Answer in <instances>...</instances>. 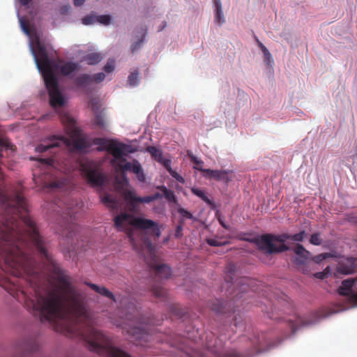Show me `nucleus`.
Wrapping results in <instances>:
<instances>
[{"label": "nucleus", "instance_id": "1", "mask_svg": "<svg viewBox=\"0 0 357 357\" xmlns=\"http://www.w3.org/2000/svg\"><path fill=\"white\" fill-rule=\"evenodd\" d=\"M11 204L17 216L0 221V271L29 283L33 294L30 297L22 291L26 307L42 322L88 319L84 297L53 261L33 220L21 215L27 211L23 195L15 193Z\"/></svg>", "mask_w": 357, "mask_h": 357}, {"label": "nucleus", "instance_id": "2", "mask_svg": "<svg viewBox=\"0 0 357 357\" xmlns=\"http://www.w3.org/2000/svg\"><path fill=\"white\" fill-rule=\"evenodd\" d=\"M306 236L304 230L298 234H289L283 233L279 235L271 234H263L251 239H247L248 241L255 243L259 250L266 254L272 255L281 253L290 250V247L284 243L287 240L296 242H302Z\"/></svg>", "mask_w": 357, "mask_h": 357}, {"label": "nucleus", "instance_id": "3", "mask_svg": "<svg viewBox=\"0 0 357 357\" xmlns=\"http://www.w3.org/2000/svg\"><path fill=\"white\" fill-rule=\"evenodd\" d=\"M136 314L131 313L126 314L124 321L120 325L123 330L138 342V344L146 347V343L154 340L153 329L151 325H159V322H155L153 319L138 317L139 312L135 310Z\"/></svg>", "mask_w": 357, "mask_h": 357}, {"label": "nucleus", "instance_id": "4", "mask_svg": "<svg viewBox=\"0 0 357 357\" xmlns=\"http://www.w3.org/2000/svg\"><path fill=\"white\" fill-rule=\"evenodd\" d=\"M82 336L89 349L100 355L107 357H131L127 353L114 347L108 337L93 327L89 326L82 333Z\"/></svg>", "mask_w": 357, "mask_h": 357}, {"label": "nucleus", "instance_id": "5", "mask_svg": "<svg viewBox=\"0 0 357 357\" xmlns=\"http://www.w3.org/2000/svg\"><path fill=\"white\" fill-rule=\"evenodd\" d=\"M114 222L115 227L119 231H123L129 226H132L138 229H150L152 234L158 237L160 236V230L158 224L149 219L135 217L132 214L124 212L116 215L114 219Z\"/></svg>", "mask_w": 357, "mask_h": 357}, {"label": "nucleus", "instance_id": "6", "mask_svg": "<svg viewBox=\"0 0 357 357\" xmlns=\"http://www.w3.org/2000/svg\"><path fill=\"white\" fill-rule=\"evenodd\" d=\"M93 144L98 146L97 149L98 151H107L109 152L113 157L119 162L126 161L124 156L126 155V153L132 152L130 149V146L123 143H118L114 139L96 137L93 139Z\"/></svg>", "mask_w": 357, "mask_h": 357}, {"label": "nucleus", "instance_id": "7", "mask_svg": "<svg viewBox=\"0 0 357 357\" xmlns=\"http://www.w3.org/2000/svg\"><path fill=\"white\" fill-rule=\"evenodd\" d=\"M162 197V195L159 192L150 196L138 197L134 190H125L123 192V198L128 204L129 211L131 213L137 211L139 203L149 204Z\"/></svg>", "mask_w": 357, "mask_h": 357}, {"label": "nucleus", "instance_id": "8", "mask_svg": "<svg viewBox=\"0 0 357 357\" xmlns=\"http://www.w3.org/2000/svg\"><path fill=\"white\" fill-rule=\"evenodd\" d=\"M82 172L87 183L91 187H101L106 182V176L98 169L90 165H83L82 166Z\"/></svg>", "mask_w": 357, "mask_h": 357}, {"label": "nucleus", "instance_id": "9", "mask_svg": "<svg viewBox=\"0 0 357 357\" xmlns=\"http://www.w3.org/2000/svg\"><path fill=\"white\" fill-rule=\"evenodd\" d=\"M39 342L36 335H29L18 341L15 344V351L20 357H24L36 351Z\"/></svg>", "mask_w": 357, "mask_h": 357}, {"label": "nucleus", "instance_id": "10", "mask_svg": "<svg viewBox=\"0 0 357 357\" xmlns=\"http://www.w3.org/2000/svg\"><path fill=\"white\" fill-rule=\"evenodd\" d=\"M357 282L356 279L349 278L342 282V284L337 289L338 294L341 296H348L349 301L357 305V292L354 293L353 287Z\"/></svg>", "mask_w": 357, "mask_h": 357}, {"label": "nucleus", "instance_id": "11", "mask_svg": "<svg viewBox=\"0 0 357 357\" xmlns=\"http://www.w3.org/2000/svg\"><path fill=\"white\" fill-rule=\"evenodd\" d=\"M35 61L38 69L52 65L45 47L38 43L36 50H33Z\"/></svg>", "mask_w": 357, "mask_h": 357}, {"label": "nucleus", "instance_id": "12", "mask_svg": "<svg viewBox=\"0 0 357 357\" xmlns=\"http://www.w3.org/2000/svg\"><path fill=\"white\" fill-rule=\"evenodd\" d=\"M196 169L203 173V176L208 178H214L216 181H224L229 183L231 178L229 174L231 172L229 170H213L210 169H204L203 167H196Z\"/></svg>", "mask_w": 357, "mask_h": 357}, {"label": "nucleus", "instance_id": "13", "mask_svg": "<svg viewBox=\"0 0 357 357\" xmlns=\"http://www.w3.org/2000/svg\"><path fill=\"white\" fill-rule=\"evenodd\" d=\"M357 268V257L342 258L338 262L337 271L339 273L349 275L354 273Z\"/></svg>", "mask_w": 357, "mask_h": 357}, {"label": "nucleus", "instance_id": "14", "mask_svg": "<svg viewBox=\"0 0 357 357\" xmlns=\"http://www.w3.org/2000/svg\"><path fill=\"white\" fill-rule=\"evenodd\" d=\"M42 74L46 89H59L58 80L52 68V65L38 69Z\"/></svg>", "mask_w": 357, "mask_h": 357}, {"label": "nucleus", "instance_id": "15", "mask_svg": "<svg viewBox=\"0 0 357 357\" xmlns=\"http://www.w3.org/2000/svg\"><path fill=\"white\" fill-rule=\"evenodd\" d=\"M294 252L296 255L294 262L297 265L305 264L311 257V253L299 243L295 245Z\"/></svg>", "mask_w": 357, "mask_h": 357}, {"label": "nucleus", "instance_id": "16", "mask_svg": "<svg viewBox=\"0 0 357 357\" xmlns=\"http://www.w3.org/2000/svg\"><path fill=\"white\" fill-rule=\"evenodd\" d=\"M105 78L103 73H98L92 75L84 74L77 79V82L79 85H87L92 82H100Z\"/></svg>", "mask_w": 357, "mask_h": 357}, {"label": "nucleus", "instance_id": "17", "mask_svg": "<svg viewBox=\"0 0 357 357\" xmlns=\"http://www.w3.org/2000/svg\"><path fill=\"white\" fill-rule=\"evenodd\" d=\"M228 303L223 302L220 300H215L211 304V309L217 314H227V313H235V309H230V305L228 306Z\"/></svg>", "mask_w": 357, "mask_h": 357}, {"label": "nucleus", "instance_id": "18", "mask_svg": "<svg viewBox=\"0 0 357 357\" xmlns=\"http://www.w3.org/2000/svg\"><path fill=\"white\" fill-rule=\"evenodd\" d=\"M118 168L121 171H128L134 173L135 174L139 173V172L142 169L141 164L137 160H134L132 162H127L126 160L124 162H120V163L118 164Z\"/></svg>", "mask_w": 357, "mask_h": 357}, {"label": "nucleus", "instance_id": "19", "mask_svg": "<svg viewBox=\"0 0 357 357\" xmlns=\"http://www.w3.org/2000/svg\"><path fill=\"white\" fill-rule=\"evenodd\" d=\"M50 105L54 107H61L65 104V98L61 91H48Z\"/></svg>", "mask_w": 357, "mask_h": 357}, {"label": "nucleus", "instance_id": "20", "mask_svg": "<svg viewBox=\"0 0 357 357\" xmlns=\"http://www.w3.org/2000/svg\"><path fill=\"white\" fill-rule=\"evenodd\" d=\"M67 144L71 145L73 149L79 151L85 150L90 146L86 139L78 134L72 139L71 143L68 142Z\"/></svg>", "mask_w": 357, "mask_h": 357}, {"label": "nucleus", "instance_id": "21", "mask_svg": "<svg viewBox=\"0 0 357 357\" xmlns=\"http://www.w3.org/2000/svg\"><path fill=\"white\" fill-rule=\"evenodd\" d=\"M155 277L160 279H168L172 275L169 266L165 264H159L154 267Z\"/></svg>", "mask_w": 357, "mask_h": 357}, {"label": "nucleus", "instance_id": "22", "mask_svg": "<svg viewBox=\"0 0 357 357\" xmlns=\"http://www.w3.org/2000/svg\"><path fill=\"white\" fill-rule=\"evenodd\" d=\"M59 73L63 75H68L78 68V64L73 62H64L56 66Z\"/></svg>", "mask_w": 357, "mask_h": 357}, {"label": "nucleus", "instance_id": "23", "mask_svg": "<svg viewBox=\"0 0 357 357\" xmlns=\"http://www.w3.org/2000/svg\"><path fill=\"white\" fill-rule=\"evenodd\" d=\"M86 284L89 287H90L93 291H95L96 293L104 296L108 298H110L111 300L116 301L115 297L114 294L107 288L104 287H100L97 284L91 283V282H86Z\"/></svg>", "mask_w": 357, "mask_h": 357}, {"label": "nucleus", "instance_id": "24", "mask_svg": "<svg viewBox=\"0 0 357 357\" xmlns=\"http://www.w3.org/2000/svg\"><path fill=\"white\" fill-rule=\"evenodd\" d=\"M86 284L89 287H90L93 291H95L96 293L104 296L108 298H110L111 300L116 301L115 297L114 294L107 288L104 287H100L97 284L91 283V282H86Z\"/></svg>", "mask_w": 357, "mask_h": 357}, {"label": "nucleus", "instance_id": "25", "mask_svg": "<svg viewBox=\"0 0 357 357\" xmlns=\"http://www.w3.org/2000/svg\"><path fill=\"white\" fill-rule=\"evenodd\" d=\"M191 192L194 195L199 197L205 203H206L207 205H208L211 209H214L215 208V204L214 202L206 196L204 190L194 187L191 188Z\"/></svg>", "mask_w": 357, "mask_h": 357}, {"label": "nucleus", "instance_id": "26", "mask_svg": "<svg viewBox=\"0 0 357 357\" xmlns=\"http://www.w3.org/2000/svg\"><path fill=\"white\" fill-rule=\"evenodd\" d=\"M102 59L101 54L98 52H91L84 56L82 61L89 65H96Z\"/></svg>", "mask_w": 357, "mask_h": 357}, {"label": "nucleus", "instance_id": "27", "mask_svg": "<svg viewBox=\"0 0 357 357\" xmlns=\"http://www.w3.org/2000/svg\"><path fill=\"white\" fill-rule=\"evenodd\" d=\"M215 6V21L220 24L225 22V17L222 10V3L220 0H213Z\"/></svg>", "mask_w": 357, "mask_h": 357}, {"label": "nucleus", "instance_id": "28", "mask_svg": "<svg viewBox=\"0 0 357 357\" xmlns=\"http://www.w3.org/2000/svg\"><path fill=\"white\" fill-rule=\"evenodd\" d=\"M67 144V142L63 139L56 140V142L50 143L48 144H40L36 147V151L40 153L45 152L48 151L50 149L60 146V144Z\"/></svg>", "mask_w": 357, "mask_h": 357}, {"label": "nucleus", "instance_id": "29", "mask_svg": "<svg viewBox=\"0 0 357 357\" xmlns=\"http://www.w3.org/2000/svg\"><path fill=\"white\" fill-rule=\"evenodd\" d=\"M287 324L291 330L292 333H294L299 327L305 325V321L301 317L295 316L294 319H288Z\"/></svg>", "mask_w": 357, "mask_h": 357}, {"label": "nucleus", "instance_id": "30", "mask_svg": "<svg viewBox=\"0 0 357 357\" xmlns=\"http://www.w3.org/2000/svg\"><path fill=\"white\" fill-rule=\"evenodd\" d=\"M101 202L107 207L112 210L116 209L118 206L116 199L113 195H106L105 196L101 197Z\"/></svg>", "mask_w": 357, "mask_h": 357}, {"label": "nucleus", "instance_id": "31", "mask_svg": "<svg viewBox=\"0 0 357 357\" xmlns=\"http://www.w3.org/2000/svg\"><path fill=\"white\" fill-rule=\"evenodd\" d=\"M63 227V226H61ZM76 225L68 222L66 224L65 227L62 228L60 231L61 234L66 236L67 238H73L75 235Z\"/></svg>", "mask_w": 357, "mask_h": 357}, {"label": "nucleus", "instance_id": "32", "mask_svg": "<svg viewBox=\"0 0 357 357\" xmlns=\"http://www.w3.org/2000/svg\"><path fill=\"white\" fill-rule=\"evenodd\" d=\"M153 294L159 298L163 299L167 296V291L160 284H154L151 287Z\"/></svg>", "mask_w": 357, "mask_h": 357}, {"label": "nucleus", "instance_id": "33", "mask_svg": "<svg viewBox=\"0 0 357 357\" xmlns=\"http://www.w3.org/2000/svg\"><path fill=\"white\" fill-rule=\"evenodd\" d=\"M252 280L248 278H242L238 280L237 284L239 286V291H245L252 283Z\"/></svg>", "mask_w": 357, "mask_h": 357}, {"label": "nucleus", "instance_id": "34", "mask_svg": "<svg viewBox=\"0 0 357 357\" xmlns=\"http://www.w3.org/2000/svg\"><path fill=\"white\" fill-rule=\"evenodd\" d=\"M157 189L163 192L164 196L169 202H176V196L173 191L168 190L165 185L158 186Z\"/></svg>", "mask_w": 357, "mask_h": 357}, {"label": "nucleus", "instance_id": "35", "mask_svg": "<svg viewBox=\"0 0 357 357\" xmlns=\"http://www.w3.org/2000/svg\"><path fill=\"white\" fill-rule=\"evenodd\" d=\"M335 257V255L333 253L326 252V253L319 254V255L312 257V260L316 264H319L322 261H324L328 258Z\"/></svg>", "mask_w": 357, "mask_h": 357}, {"label": "nucleus", "instance_id": "36", "mask_svg": "<svg viewBox=\"0 0 357 357\" xmlns=\"http://www.w3.org/2000/svg\"><path fill=\"white\" fill-rule=\"evenodd\" d=\"M236 269V266L233 263H229L227 265L226 270H227V276H226V281L227 282H232V275L234 273V271Z\"/></svg>", "mask_w": 357, "mask_h": 357}, {"label": "nucleus", "instance_id": "37", "mask_svg": "<svg viewBox=\"0 0 357 357\" xmlns=\"http://www.w3.org/2000/svg\"><path fill=\"white\" fill-rule=\"evenodd\" d=\"M14 145H13L8 140L5 139H0V158L2 157V151L3 149L14 150Z\"/></svg>", "mask_w": 357, "mask_h": 357}, {"label": "nucleus", "instance_id": "38", "mask_svg": "<svg viewBox=\"0 0 357 357\" xmlns=\"http://www.w3.org/2000/svg\"><path fill=\"white\" fill-rule=\"evenodd\" d=\"M128 82L130 86H135L139 82V73L135 70L130 74L128 76Z\"/></svg>", "mask_w": 357, "mask_h": 357}, {"label": "nucleus", "instance_id": "39", "mask_svg": "<svg viewBox=\"0 0 357 357\" xmlns=\"http://www.w3.org/2000/svg\"><path fill=\"white\" fill-rule=\"evenodd\" d=\"M89 104L91 107V109L95 113L100 112V109L102 105L100 99L96 98H91L89 102Z\"/></svg>", "mask_w": 357, "mask_h": 357}, {"label": "nucleus", "instance_id": "40", "mask_svg": "<svg viewBox=\"0 0 357 357\" xmlns=\"http://www.w3.org/2000/svg\"><path fill=\"white\" fill-rule=\"evenodd\" d=\"M93 124L100 128H105V119L100 112L96 113V116L93 119Z\"/></svg>", "mask_w": 357, "mask_h": 357}, {"label": "nucleus", "instance_id": "41", "mask_svg": "<svg viewBox=\"0 0 357 357\" xmlns=\"http://www.w3.org/2000/svg\"><path fill=\"white\" fill-rule=\"evenodd\" d=\"M171 313L178 317H181L184 314V312L177 304L172 305L169 307Z\"/></svg>", "mask_w": 357, "mask_h": 357}, {"label": "nucleus", "instance_id": "42", "mask_svg": "<svg viewBox=\"0 0 357 357\" xmlns=\"http://www.w3.org/2000/svg\"><path fill=\"white\" fill-rule=\"evenodd\" d=\"M310 243L314 245H320L322 243V239L319 233H314L311 235Z\"/></svg>", "mask_w": 357, "mask_h": 357}, {"label": "nucleus", "instance_id": "43", "mask_svg": "<svg viewBox=\"0 0 357 357\" xmlns=\"http://www.w3.org/2000/svg\"><path fill=\"white\" fill-rule=\"evenodd\" d=\"M97 16L95 15H86L82 19V22L84 25H90L96 22Z\"/></svg>", "mask_w": 357, "mask_h": 357}, {"label": "nucleus", "instance_id": "44", "mask_svg": "<svg viewBox=\"0 0 357 357\" xmlns=\"http://www.w3.org/2000/svg\"><path fill=\"white\" fill-rule=\"evenodd\" d=\"M177 211L183 218L196 220V218L193 216V215L190 212H189L188 211H187L186 209H185L183 208H181V207L178 208L177 209Z\"/></svg>", "mask_w": 357, "mask_h": 357}, {"label": "nucleus", "instance_id": "45", "mask_svg": "<svg viewBox=\"0 0 357 357\" xmlns=\"http://www.w3.org/2000/svg\"><path fill=\"white\" fill-rule=\"evenodd\" d=\"M206 242L211 246H222L227 244V241H223L218 238H207Z\"/></svg>", "mask_w": 357, "mask_h": 357}, {"label": "nucleus", "instance_id": "46", "mask_svg": "<svg viewBox=\"0 0 357 357\" xmlns=\"http://www.w3.org/2000/svg\"><path fill=\"white\" fill-rule=\"evenodd\" d=\"M111 17L109 15H98L96 18V22L100 24L107 25L110 23Z\"/></svg>", "mask_w": 357, "mask_h": 357}, {"label": "nucleus", "instance_id": "47", "mask_svg": "<svg viewBox=\"0 0 357 357\" xmlns=\"http://www.w3.org/2000/svg\"><path fill=\"white\" fill-rule=\"evenodd\" d=\"M144 245H145L147 252H149L151 259H154V258L155 257V252H154V248L152 245V243H151V241L149 240H145L144 241Z\"/></svg>", "mask_w": 357, "mask_h": 357}, {"label": "nucleus", "instance_id": "48", "mask_svg": "<svg viewBox=\"0 0 357 357\" xmlns=\"http://www.w3.org/2000/svg\"><path fill=\"white\" fill-rule=\"evenodd\" d=\"M146 33V30H144L142 33V38L131 46L132 53H135L136 50H137L139 48H140V47L142 46V44L144 41V38L145 37Z\"/></svg>", "mask_w": 357, "mask_h": 357}, {"label": "nucleus", "instance_id": "49", "mask_svg": "<svg viewBox=\"0 0 357 357\" xmlns=\"http://www.w3.org/2000/svg\"><path fill=\"white\" fill-rule=\"evenodd\" d=\"M147 151L154 158L162 156L161 152L155 146H149Z\"/></svg>", "mask_w": 357, "mask_h": 357}, {"label": "nucleus", "instance_id": "50", "mask_svg": "<svg viewBox=\"0 0 357 357\" xmlns=\"http://www.w3.org/2000/svg\"><path fill=\"white\" fill-rule=\"evenodd\" d=\"M169 174L174 178H175L178 182H179L181 183H185V179L183 178V176H181L179 174H178L174 170H171V172H169Z\"/></svg>", "mask_w": 357, "mask_h": 357}, {"label": "nucleus", "instance_id": "51", "mask_svg": "<svg viewBox=\"0 0 357 357\" xmlns=\"http://www.w3.org/2000/svg\"><path fill=\"white\" fill-rule=\"evenodd\" d=\"M114 61H110L107 63V64L104 67V70L106 73H112L114 70Z\"/></svg>", "mask_w": 357, "mask_h": 357}, {"label": "nucleus", "instance_id": "52", "mask_svg": "<svg viewBox=\"0 0 357 357\" xmlns=\"http://www.w3.org/2000/svg\"><path fill=\"white\" fill-rule=\"evenodd\" d=\"M264 56V62L267 66H269L271 68L273 67V65L274 63L273 59L272 58L271 54L268 53L266 54Z\"/></svg>", "mask_w": 357, "mask_h": 357}, {"label": "nucleus", "instance_id": "53", "mask_svg": "<svg viewBox=\"0 0 357 357\" xmlns=\"http://www.w3.org/2000/svg\"><path fill=\"white\" fill-rule=\"evenodd\" d=\"M63 183L60 181H52L47 184V188L50 189L61 188Z\"/></svg>", "mask_w": 357, "mask_h": 357}, {"label": "nucleus", "instance_id": "54", "mask_svg": "<svg viewBox=\"0 0 357 357\" xmlns=\"http://www.w3.org/2000/svg\"><path fill=\"white\" fill-rule=\"evenodd\" d=\"M216 217H217V219H218L220 225L223 228H225V229H227V230L230 229L229 226L225 222L224 218L221 215L216 214Z\"/></svg>", "mask_w": 357, "mask_h": 357}, {"label": "nucleus", "instance_id": "55", "mask_svg": "<svg viewBox=\"0 0 357 357\" xmlns=\"http://www.w3.org/2000/svg\"><path fill=\"white\" fill-rule=\"evenodd\" d=\"M190 158L191 159V161L193 162L196 165V166L195 167V169L197 167H202V165L204 163L203 161L199 160L194 155H190Z\"/></svg>", "mask_w": 357, "mask_h": 357}, {"label": "nucleus", "instance_id": "56", "mask_svg": "<svg viewBox=\"0 0 357 357\" xmlns=\"http://www.w3.org/2000/svg\"><path fill=\"white\" fill-rule=\"evenodd\" d=\"M182 231H183V224L181 222H180L176 227V229L175 231V237L179 238V237L182 236V235H183Z\"/></svg>", "mask_w": 357, "mask_h": 357}, {"label": "nucleus", "instance_id": "57", "mask_svg": "<svg viewBox=\"0 0 357 357\" xmlns=\"http://www.w3.org/2000/svg\"><path fill=\"white\" fill-rule=\"evenodd\" d=\"M70 8V6L69 4L63 5L59 8V13L62 15H66Z\"/></svg>", "mask_w": 357, "mask_h": 357}, {"label": "nucleus", "instance_id": "58", "mask_svg": "<svg viewBox=\"0 0 357 357\" xmlns=\"http://www.w3.org/2000/svg\"><path fill=\"white\" fill-rule=\"evenodd\" d=\"M162 165L165 167L167 171L169 173L171 170H173L171 167V160L169 159H165L161 161Z\"/></svg>", "mask_w": 357, "mask_h": 357}, {"label": "nucleus", "instance_id": "59", "mask_svg": "<svg viewBox=\"0 0 357 357\" xmlns=\"http://www.w3.org/2000/svg\"><path fill=\"white\" fill-rule=\"evenodd\" d=\"M137 177V179L140 181V182H144L145 180H146V176H145V174L143 171V169H141V171L139 172V173H137L136 174Z\"/></svg>", "mask_w": 357, "mask_h": 357}, {"label": "nucleus", "instance_id": "60", "mask_svg": "<svg viewBox=\"0 0 357 357\" xmlns=\"http://www.w3.org/2000/svg\"><path fill=\"white\" fill-rule=\"evenodd\" d=\"M326 270H327V268L324 271L317 272V273L314 274V276L316 278L323 280V279H324L326 278V276L327 275V273L326 272Z\"/></svg>", "mask_w": 357, "mask_h": 357}, {"label": "nucleus", "instance_id": "61", "mask_svg": "<svg viewBox=\"0 0 357 357\" xmlns=\"http://www.w3.org/2000/svg\"><path fill=\"white\" fill-rule=\"evenodd\" d=\"M20 22H21V26H22V28L23 31L26 33H29V26L26 24V22L25 21L22 20H20Z\"/></svg>", "mask_w": 357, "mask_h": 357}, {"label": "nucleus", "instance_id": "62", "mask_svg": "<svg viewBox=\"0 0 357 357\" xmlns=\"http://www.w3.org/2000/svg\"><path fill=\"white\" fill-rule=\"evenodd\" d=\"M129 238H130V241L131 244H132V246H133V248H134L135 250L138 251V252L140 253L141 250H140V249H139V248L137 247V245H136V244H135V241H134V238H133V237H132L131 236H129Z\"/></svg>", "mask_w": 357, "mask_h": 357}, {"label": "nucleus", "instance_id": "63", "mask_svg": "<svg viewBox=\"0 0 357 357\" xmlns=\"http://www.w3.org/2000/svg\"><path fill=\"white\" fill-rule=\"evenodd\" d=\"M85 0H73V3L75 6H80L84 4Z\"/></svg>", "mask_w": 357, "mask_h": 357}, {"label": "nucleus", "instance_id": "64", "mask_svg": "<svg viewBox=\"0 0 357 357\" xmlns=\"http://www.w3.org/2000/svg\"><path fill=\"white\" fill-rule=\"evenodd\" d=\"M65 119L69 123V124H70V125L73 124L74 121L70 116L66 115Z\"/></svg>", "mask_w": 357, "mask_h": 357}]
</instances>
